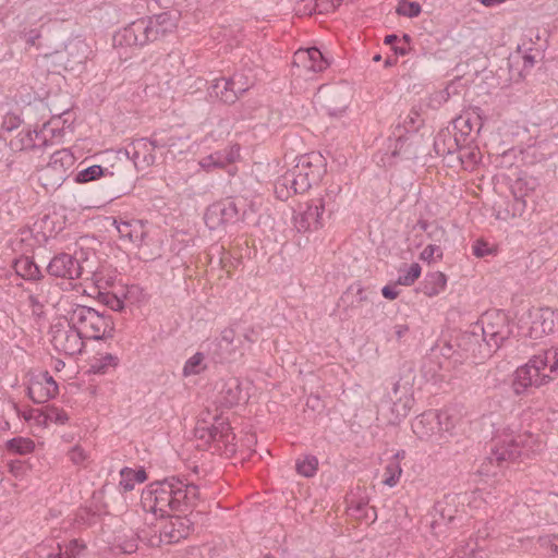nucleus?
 Wrapping results in <instances>:
<instances>
[{"label":"nucleus","mask_w":558,"mask_h":558,"mask_svg":"<svg viewBox=\"0 0 558 558\" xmlns=\"http://www.w3.org/2000/svg\"><path fill=\"white\" fill-rule=\"evenodd\" d=\"M199 498V487L170 477L149 484L141 496V505L146 512L163 518L172 511H183Z\"/></svg>","instance_id":"f257e3e1"},{"label":"nucleus","mask_w":558,"mask_h":558,"mask_svg":"<svg viewBox=\"0 0 558 558\" xmlns=\"http://www.w3.org/2000/svg\"><path fill=\"white\" fill-rule=\"evenodd\" d=\"M178 17L170 12H162L131 22L117 31L112 37L114 48L144 47L163 39L177 28Z\"/></svg>","instance_id":"f03ea898"},{"label":"nucleus","mask_w":558,"mask_h":558,"mask_svg":"<svg viewBox=\"0 0 558 558\" xmlns=\"http://www.w3.org/2000/svg\"><path fill=\"white\" fill-rule=\"evenodd\" d=\"M543 449V441L530 432L514 434L505 430L494 438V445L487 457L490 463L502 466L505 462L515 461L521 457H529Z\"/></svg>","instance_id":"7ed1b4c3"},{"label":"nucleus","mask_w":558,"mask_h":558,"mask_svg":"<svg viewBox=\"0 0 558 558\" xmlns=\"http://www.w3.org/2000/svg\"><path fill=\"white\" fill-rule=\"evenodd\" d=\"M341 190L340 185H330L324 195L301 205L294 216V226L298 231H316L323 228L326 217H330L339 209Z\"/></svg>","instance_id":"20e7f679"},{"label":"nucleus","mask_w":558,"mask_h":558,"mask_svg":"<svg viewBox=\"0 0 558 558\" xmlns=\"http://www.w3.org/2000/svg\"><path fill=\"white\" fill-rule=\"evenodd\" d=\"M66 319L78 329L84 339L105 340L113 337L114 323L111 315L93 307L75 304L66 312Z\"/></svg>","instance_id":"39448f33"},{"label":"nucleus","mask_w":558,"mask_h":558,"mask_svg":"<svg viewBox=\"0 0 558 558\" xmlns=\"http://www.w3.org/2000/svg\"><path fill=\"white\" fill-rule=\"evenodd\" d=\"M194 433L198 439L204 440L221 454L232 456L236 451L235 435L232 433L229 422L223 417L215 416L210 424H207L205 420L198 421Z\"/></svg>","instance_id":"423d86ee"},{"label":"nucleus","mask_w":558,"mask_h":558,"mask_svg":"<svg viewBox=\"0 0 558 558\" xmlns=\"http://www.w3.org/2000/svg\"><path fill=\"white\" fill-rule=\"evenodd\" d=\"M74 163L75 157L70 149L54 151L49 162L38 171V182L47 192L56 191L70 175Z\"/></svg>","instance_id":"0eeeda50"},{"label":"nucleus","mask_w":558,"mask_h":558,"mask_svg":"<svg viewBox=\"0 0 558 558\" xmlns=\"http://www.w3.org/2000/svg\"><path fill=\"white\" fill-rule=\"evenodd\" d=\"M544 361L535 354L525 365L517 368L512 381V389L517 396L531 387H541L551 380L550 375L545 372Z\"/></svg>","instance_id":"6e6552de"},{"label":"nucleus","mask_w":558,"mask_h":558,"mask_svg":"<svg viewBox=\"0 0 558 558\" xmlns=\"http://www.w3.org/2000/svg\"><path fill=\"white\" fill-rule=\"evenodd\" d=\"M51 343L56 351L65 355H76L82 353L85 343L84 337L75 326L70 324V319L58 322L50 329Z\"/></svg>","instance_id":"1a4fd4ad"},{"label":"nucleus","mask_w":558,"mask_h":558,"mask_svg":"<svg viewBox=\"0 0 558 558\" xmlns=\"http://www.w3.org/2000/svg\"><path fill=\"white\" fill-rule=\"evenodd\" d=\"M303 163H295L290 170L279 177L275 182V194L281 201L294 194H302L310 190L315 182L310 181L303 170Z\"/></svg>","instance_id":"9d476101"},{"label":"nucleus","mask_w":558,"mask_h":558,"mask_svg":"<svg viewBox=\"0 0 558 558\" xmlns=\"http://www.w3.org/2000/svg\"><path fill=\"white\" fill-rule=\"evenodd\" d=\"M192 531V522L186 517H170L158 524V535L150 538V547H159L161 544H175L186 538Z\"/></svg>","instance_id":"9b49d317"},{"label":"nucleus","mask_w":558,"mask_h":558,"mask_svg":"<svg viewBox=\"0 0 558 558\" xmlns=\"http://www.w3.org/2000/svg\"><path fill=\"white\" fill-rule=\"evenodd\" d=\"M246 348L236 330L228 327L221 331L220 337L217 339L214 354L220 362H232L241 357Z\"/></svg>","instance_id":"f8f14e48"},{"label":"nucleus","mask_w":558,"mask_h":558,"mask_svg":"<svg viewBox=\"0 0 558 558\" xmlns=\"http://www.w3.org/2000/svg\"><path fill=\"white\" fill-rule=\"evenodd\" d=\"M204 220L210 230L234 223L239 220V209L231 198L222 199L211 204L205 211Z\"/></svg>","instance_id":"ddd939ff"},{"label":"nucleus","mask_w":558,"mask_h":558,"mask_svg":"<svg viewBox=\"0 0 558 558\" xmlns=\"http://www.w3.org/2000/svg\"><path fill=\"white\" fill-rule=\"evenodd\" d=\"M88 46L82 39L69 40L62 51H56V62L63 65L65 70H75L85 63L87 59Z\"/></svg>","instance_id":"4468645a"},{"label":"nucleus","mask_w":558,"mask_h":558,"mask_svg":"<svg viewBox=\"0 0 558 558\" xmlns=\"http://www.w3.org/2000/svg\"><path fill=\"white\" fill-rule=\"evenodd\" d=\"M248 89L240 82V77L234 75L230 78H217L213 82L209 95L216 97L225 104H234L239 97Z\"/></svg>","instance_id":"2eb2a0df"},{"label":"nucleus","mask_w":558,"mask_h":558,"mask_svg":"<svg viewBox=\"0 0 558 558\" xmlns=\"http://www.w3.org/2000/svg\"><path fill=\"white\" fill-rule=\"evenodd\" d=\"M47 271L50 276L69 280H76L82 276L83 268L80 262L70 254H57L48 264Z\"/></svg>","instance_id":"dca6fc26"},{"label":"nucleus","mask_w":558,"mask_h":558,"mask_svg":"<svg viewBox=\"0 0 558 558\" xmlns=\"http://www.w3.org/2000/svg\"><path fill=\"white\" fill-rule=\"evenodd\" d=\"M57 395L58 385L48 372L32 379L27 388V396L35 403H45Z\"/></svg>","instance_id":"f3484780"},{"label":"nucleus","mask_w":558,"mask_h":558,"mask_svg":"<svg viewBox=\"0 0 558 558\" xmlns=\"http://www.w3.org/2000/svg\"><path fill=\"white\" fill-rule=\"evenodd\" d=\"M439 418L437 411H427L415 417L412 423L413 433L425 441H434L440 444L438 434Z\"/></svg>","instance_id":"a211bd4d"},{"label":"nucleus","mask_w":558,"mask_h":558,"mask_svg":"<svg viewBox=\"0 0 558 558\" xmlns=\"http://www.w3.org/2000/svg\"><path fill=\"white\" fill-rule=\"evenodd\" d=\"M492 316H485L483 323V339L488 347L498 349L509 336V327L506 324V317L496 315L495 320H490Z\"/></svg>","instance_id":"6ab92c4d"},{"label":"nucleus","mask_w":558,"mask_h":558,"mask_svg":"<svg viewBox=\"0 0 558 558\" xmlns=\"http://www.w3.org/2000/svg\"><path fill=\"white\" fill-rule=\"evenodd\" d=\"M293 64L304 68L310 72H322L329 66V61L322 51L316 48L300 49L294 53Z\"/></svg>","instance_id":"aec40b11"},{"label":"nucleus","mask_w":558,"mask_h":558,"mask_svg":"<svg viewBox=\"0 0 558 558\" xmlns=\"http://www.w3.org/2000/svg\"><path fill=\"white\" fill-rule=\"evenodd\" d=\"M387 402L391 403V412L396 418H401L409 414L414 399L408 387H401L399 383H395L392 390L387 393Z\"/></svg>","instance_id":"412c9836"},{"label":"nucleus","mask_w":558,"mask_h":558,"mask_svg":"<svg viewBox=\"0 0 558 558\" xmlns=\"http://www.w3.org/2000/svg\"><path fill=\"white\" fill-rule=\"evenodd\" d=\"M434 150L439 157H449V162L456 157L460 162H463L462 148L456 136L449 131H440L434 140Z\"/></svg>","instance_id":"4be33fe9"},{"label":"nucleus","mask_w":558,"mask_h":558,"mask_svg":"<svg viewBox=\"0 0 558 558\" xmlns=\"http://www.w3.org/2000/svg\"><path fill=\"white\" fill-rule=\"evenodd\" d=\"M298 163H303V172L306 173L310 181L316 184L320 182L324 174L326 173V160L319 153H310L300 156L296 159Z\"/></svg>","instance_id":"5701e85b"},{"label":"nucleus","mask_w":558,"mask_h":558,"mask_svg":"<svg viewBox=\"0 0 558 558\" xmlns=\"http://www.w3.org/2000/svg\"><path fill=\"white\" fill-rule=\"evenodd\" d=\"M239 157L238 147H228L222 150L215 151L199 160V166L206 171L222 169L235 161Z\"/></svg>","instance_id":"b1692460"},{"label":"nucleus","mask_w":558,"mask_h":558,"mask_svg":"<svg viewBox=\"0 0 558 558\" xmlns=\"http://www.w3.org/2000/svg\"><path fill=\"white\" fill-rule=\"evenodd\" d=\"M117 231L122 239L129 240L132 243H142L145 239L147 231L143 220H113Z\"/></svg>","instance_id":"393cba45"},{"label":"nucleus","mask_w":558,"mask_h":558,"mask_svg":"<svg viewBox=\"0 0 558 558\" xmlns=\"http://www.w3.org/2000/svg\"><path fill=\"white\" fill-rule=\"evenodd\" d=\"M369 301V294L366 289L361 283H353L341 295L340 305L343 306L344 311L349 312L360 308Z\"/></svg>","instance_id":"a878e982"},{"label":"nucleus","mask_w":558,"mask_h":558,"mask_svg":"<svg viewBox=\"0 0 558 558\" xmlns=\"http://www.w3.org/2000/svg\"><path fill=\"white\" fill-rule=\"evenodd\" d=\"M348 511L352 517L359 520L374 521L376 519V510L368 505V498L366 496L352 494L348 499Z\"/></svg>","instance_id":"bb28decb"},{"label":"nucleus","mask_w":558,"mask_h":558,"mask_svg":"<svg viewBox=\"0 0 558 558\" xmlns=\"http://www.w3.org/2000/svg\"><path fill=\"white\" fill-rule=\"evenodd\" d=\"M13 268L17 276L25 280H39L43 275L39 267L28 256H21L13 262Z\"/></svg>","instance_id":"cd10ccee"},{"label":"nucleus","mask_w":558,"mask_h":558,"mask_svg":"<svg viewBox=\"0 0 558 558\" xmlns=\"http://www.w3.org/2000/svg\"><path fill=\"white\" fill-rule=\"evenodd\" d=\"M447 284V277L440 271L427 274L423 283L422 292L426 296H435L441 293Z\"/></svg>","instance_id":"c85d7f7f"},{"label":"nucleus","mask_w":558,"mask_h":558,"mask_svg":"<svg viewBox=\"0 0 558 558\" xmlns=\"http://www.w3.org/2000/svg\"><path fill=\"white\" fill-rule=\"evenodd\" d=\"M121 481L120 487L123 492H130L134 489L135 483H143L146 481L147 475L145 470H133L131 468H123L120 471Z\"/></svg>","instance_id":"c756f323"},{"label":"nucleus","mask_w":558,"mask_h":558,"mask_svg":"<svg viewBox=\"0 0 558 558\" xmlns=\"http://www.w3.org/2000/svg\"><path fill=\"white\" fill-rule=\"evenodd\" d=\"M5 449L13 454H28L34 451L35 442L31 438L14 437L5 442Z\"/></svg>","instance_id":"7c9ffc66"},{"label":"nucleus","mask_w":558,"mask_h":558,"mask_svg":"<svg viewBox=\"0 0 558 558\" xmlns=\"http://www.w3.org/2000/svg\"><path fill=\"white\" fill-rule=\"evenodd\" d=\"M32 136L33 132L31 129H23L14 138L10 140L11 149L14 151L34 150Z\"/></svg>","instance_id":"2f4dec72"},{"label":"nucleus","mask_w":558,"mask_h":558,"mask_svg":"<svg viewBox=\"0 0 558 558\" xmlns=\"http://www.w3.org/2000/svg\"><path fill=\"white\" fill-rule=\"evenodd\" d=\"M143 150H149V142L147 138H138L134 141L131 146L126 149V155L133 160L135 167L142 170V156Z\"/></svg>","instance_id":"473e14b6"},{"label":"nucleus","mask_w":558,"mask_h":558,"mask_svg":"<svg viewBox=\"0 0 558 558\" xmlns=\"http://www.w3.org/2000/svg\"><path fill=\"white\" fill-rule=\"evenodd\" d=\"M118 363L119 359L116 355L106 353L100 357L94 359L90 365V371L94 374H106L109 367L114 368Z\"/></svg>","instance_id":"72a5a7b5"},{"label":"nucleus","mask_w":558,"mask_h":558,"mask_svg":"<svg viewBox=\"0 0 558 558\" xmlns=\"http://www.w3.org/2000/svg\"><path fill=\"white\" fill-rule=\"evenodd\" d=\"M318 460L315 456H305L295 463L296 472L304 477H312L316 474Z\"/></svg>","instance_id":"f704fd0d"},{"label":"nucleus","mask_w":558,"mask_h":558,"mask_svg":"<svg viewBox=\"0 0 558 558\" xmlns=\"http://www.w3.org/2000/svg\"><path fill=\"white\" fill-rule=\"evenodd\" d=\"M225 403L229 407L238 404L242 400L241 385L236 379L229 381L222 390Z\"/></svg>","instance_id":"c9c22d12"},{"label":"nucleus","mask_w":558,"mask_h":558,"mask_svg":"<svg viewBox=\"0 0 558 558\" xmlns=\"http://www.w3.org/2000/svg\"><path fill=\"white\" fill-rule=\"evenodd\" d=\"M105 169L99 165H93L81 171H78L74 178V181L78 184L88 183L105 175Z\"/></svg>","instance_id":"e433bc0d"},{"label":"nucleus","mask_w":558,"mask_h":558,"mask_svg":"<svg viewBox=\"0 0 558 558\" xmlns=\"http://www.w3.org/2000/svg\"><path fill=\"white\" fill-rule=\"evenodd\" d=\"M205 360V356L202 352H196L194 355H192L184 364L182 374L184 377L198 375L205 366L203 365V362Z\"/></svg>","instance_id":"4c0bfd02"},{"label":"nucleus","mask_w":558,"mask_h":558,"mask_svg":"<svg viewBox=\"0 0 558 558\" xmlns=\"http://www.w3.org/2000/svg\"><path fill=\"white\" fill-rule=\"evenodd\" d=\"M40 415L44 416L45 422H51L58 425H64L69 421V415L63 409H59L54 405L47 407L40 411Z\"/></svg>","instance_id":"58836bf2"},{"label":"nucleus","mask_w":558,"mask_h":558,"mask_svg":"<svg viewBox=\"0 0 558 558\" xmlns=\"http://www.w3.org/2000/svg\"><path fill=\"white\" fill-rule=\"evenodd\" d=\"M402 474L400 462L397 460H389L385 468V478L383 483L389 487H393L399 482Z\"/></svg>","instance_id":"ea45409f"},{"label":"nucleus","mask_w":558,"mask_h":558,"mask_svg":"<svg viewBox=\"0 0 558 558\" xmlns=\"http://www.w3.org/2000/svg\"><path fill=\"white\" fill-rule=\"evenodd\" d=\"M34 142V149H40L49 145L48 136L52 135L53 129L49 126V123H44L40 130H32Z\"/></svg>","instance_id":"a19ab883"},{"label":"nucleus","mask_w":558,"mask_h":558,"mask_svg":"<svg viewBox=\"0 0 558 558\" xmlns=\"http://www.w3.org/2000/svg\"><path fill=\"white\" fill-rule=\"evenodd\" d=\"M396 12L401 16L416 17L421 14L422 8L418 2L400 0L396 8Z\"/></svg>","instance_id":"79ce46f5"},{"label":"nucleus","mask_w":558,"mask_h":558,"mask_svg":"<svg viewBox=\"0 0 558 558\" xmlns=\"http://www.w3.org/2000/svg\"><path fill=\"white\" fill-rule=\"evenodd\" d=\"M149 142V148H165L172 147L175 145V138L169 136L165 131L155 132L150 138H147Z\"/></svg>","instance_id":"37998d69"},{"label":"nucleus","mask_w":558,"mask_h":558,"mask_svg":"<svg viewBox=\"0 0 558 558\" xmlns=\"http://www.w3.org/2000/svg\"><path fill=\"white\" fill-rule=\"evenodd\" d=\"M421 266L417 263L411 264L404 274H400L397 283L401 286H411L421 275Z\"/></svg>","instance_id":"c03bdc74"},{"label":"nucleus","mask_w":558,"mask_h":558,"mask_svg":"<svg viewBox=\"0 0 558 558\" xmlns=\"http://www.w3.org/2000/svg\"><path fill=\"white\" fill-rule=\"evenodd\" d=\"M437 415L439 418L438 434L441 444L442 439L445 438V434L450 433L454 428L456 424L451 415L447 411H437Z\"/></svg>","instance_id":"a18cd8bd"},{"label":"nucleus","mask_w":558,"mask_h":558,"mask_svg":"<svg viewBox=\"0 0 558 558\" xmlns=\"http://www.w3.org/2000/svg\"><path fill=\"white\" fill-rule=\"evenodd\" d=\"M544 361L545 368L549 367V373L558 374V349H549L538 353Z\"/></svg>","instance_id":"49530a36"},{"label":"nucleus","mask_w":558,"mask_h":558,"mask_svg":"<svg viewBox=\"0 0 558 558\" xmlns=\"http://www.w3.org/2000/svg\"><path fill=\"white\" fill-rule=\"evenodd\" d=\"M58 548L59 553L56 555L50 554L48 555V558H75L80 550L83 548V546H81L76 539H73L65 546L64 550H62L59 544Z\"/></svg>","instance_id":"de8ad7c7"},{"label":"nucleus","mask_w":558,"mask_h":558,"mask_svg":"<svg viewBox=\"0 0 558 558\" xmlns=\"http://www.w3.org/2000/svg\"><path fill=\"white\" fill-rule=\"evenodd\" d=\"M473 255L482 258L494 253V250L484 240H476L472 246Z\"/></svg>","instance_id":"09e8293b"},{"label":"nucleus","mask_w":558,"mask_h":558,"mask_svg":"<svg viewBox=\"0 0 558 558\" xmlns=\"http://www.w3.org/2000/svg\"><path fill=\"white\" fill-rule=\"evenodd\" d=\"M442 251L440 246L436 244H429L427 245L421 253V258L427 262L433 260L435 257L441 258Z\"/></svg>","instance_id":"8fccbe9b"},{"label":"nucleus","mask_w":558,"mask_h":558,"mask_svg":"<svg viewBox=\"0 0 558 558\" xmlns=\"http://www.w3.org/2000/svg\"><path fill=\"white\" fill-rule=\"evenodd\" d=\"M102 299L105 304L112 311L120 312L124 308V301L116 294H104Z\"/></svg>","instance_id":"3c124183"},{"label":"nucleus","mask_w":558,"mask_h":558,"mask_svg":"<svg viewBox=\"0 0 558 558\" xmlns=\"http://www.w3.org/2000/svg\"><path fill=\"white\" fill-rule=\"evenodd\" d=\"M541 57V51L538 49L529 48L523 53V68L530 69L533 68L536 63V59Z\"/></svg>","instance_id":"603ef678"},{"label":"nucleus","mask_w":558,"mask_h":558,"mask_svg":"<svg viewBox=\"0 0 558 558\" xmlns=\"http://www.w3.org/2000/svg\"><path fill=\"white\" fill-rule=\"evenodd\" d=\"M454 128L458 129L462 134H469L472 129V122L469 116H460L454 120Z\"/></svg>","instance_id":"864d4df0"},{"label":"nucleus","mask_w":558,"mask_h":558,"mask_svg":"<svg viewBox=\"0 0 558 558\" xmlns=\"http://www.w3.org/2000/svg\"><path fill=\"white\" fill-rule=\"evenodd\" d=\"M69 458L70 460L74 463V464H77V465H81L84 463V461L87 459V454L85 452V450L80 447V446H74L70 451H69Z\"/></svg>","instance_id":"5fc2aeb1"},{"label":"nucleus","mask_w":558,"mask_h":558,"mask_svg":"<svg viewBox=\"0 0 558 558\" xmlns=\"http://www.w3.org/2000/svg\"><path fill=\"white\" fill-rule=\"evenodd\" d=\"M9 472L15 477H22L25 475L27 468L21 460H12L8 463Z\"/></svg>","instance_id":"6e6d98bb"},{"label":"nucleus","mask_w":558,"mask_h":558,"mask_svg":"<svg viewBox=\"0 0 558 558\" xmlns=\"http://www.w3.org/2000/svg\"><path fill=\"white\" fill-rule=\"evenodd\" d=\"M159 532H158V525H155L154 527H147V529H143L138 532L137 534V538L143 542L144 544H146L147 546L150 547V538L154 537V535H158Z\"/></svg>","instance_id":"4d7b16f0"},{"label":"nucleus","mask_w":558,"mask_h":558,"mask_svg":"<svg viewBox=\"0 0 558 558\" xmlns=\"http://www.w3.org/2000/svg\"><path fill=\"white\" fill-rule=\"evenodd\" d=\"M9 405L17 414V416H22L27 422L34 417L35 412H40L39 410L34 409L21 411L19 405L14 401H9Z\"/></svg>","instance_id":"13d9d810"},{"label":"nucleus","mask_w":558,"mask_h":558,"mask_svg":"<svg viewBox=\"0 0 558 558\" xmlns=\"http://www.w3.org/2000/svg\"><path fill=\"white\" fill-rule=\"evenodd\" d=\"M155 148H149L148 151H144L143 150V156H142V170L153 166L155 163V160H156V157L155 155L153 154V150Z\"/></svg>","instance_id":"bf43d9fd"},{"label":"nucleus","mask_w":558,"mask_h":558,"mask_svg":"<svg viewBox=\"0 0 558 558\" xmlns=\"http://www.w3.org/2000/svg\"><path fill=\"white\" fill-rule=\"evenodd\" d=\"M238 335L242 337L244 343H254L257 340V333L253 328H248L242 333L238 332Z\"/></svg>","instance_id":"052dcab7"},{"label":"nucleus","mask_w":558,"mask_h":558,"mask_svg":"<svg viewBox=\"0 0 558 558\" xmlns=\"http://www.w3.org/2000/svg\"><path fill=\"white\" fill-rule=\"evenodd\" d=\"M409 331V326L405 324H398L393 326V333L398 341H400Z\"/></svg>","instance_id":"680f3d73"},{"label":"nucleus","mask_w":558,"mask_h":558,"mask_svg":"<svg viewBox=\"0 0 558 558\" xmlns=\"http://www.w3.org/2000/svg\"><path fill=\"white\" fill-rule=\"evenodd\" d=\"M137 541H140L137 537L132 538L130 541H125L121 545L122 550L128 554L134 553L137 549Z\"/></svg>","instance_id":"e2e57ef3"},{"label":"nucleus","mask_w":558,"mask_h":558,"mask_svg":"<svg viewBox=\"0 0 558 558\" xmlns=\"http://www.w3.org/2000/svg\"><path fill=\"white\" fill-rule=\"evenodd\" d=\"M381 293H383L384 298H386L388 300H395L399 295V291L396 290V288H393L391 286H385L381 289Z\"/></svg>","instance_id":"0e129e2a"},{"label":"nucleus","mask_w":558,"mask_h":558,"mask_svg":"<svg viewBox=\"0 0 558 558\" xmlns=\"http://www.w3.org/2000/svg\"><path fill=\"white\" fill-rule=\"evenodd\" d=\"M40 38V34L38 31L36 29H33L28 33V36H27V39H26V43L31 46H35L36 45V41L37 39Z\"/></svg>","instance_id":"69168bd1"},{"label":"nucleus","mask_w":558,"mask_h":558,"mask_svg":"<svg viewBox=\"0 0 558 558\" xmlns=\"http://www.w3.org/2000/svg\"><path fill=\"white\" fill-rule=\"evenodd\" d=\"M554 316H555V312L554 311H550V310L544 311L543 314H542V317L544 319L543 325L545 326L547 320H550V323L553 324L554 323Z\"/></svg>","instance_id":"338daca9"},{"label":"nucleus","mask_w":558,"mask_h":558,"mask_svg":"<svg viewBox=\"0 0 558 558\" xmlns=\"http://www.w3.org/2000/svg\"><path fill=\"white\" fill-rule=\"evenodd\" d=\"M550 549L558 554V535H553L549 539Z\"/></svg>","instance_id":"774afa93"}]
</instances>
